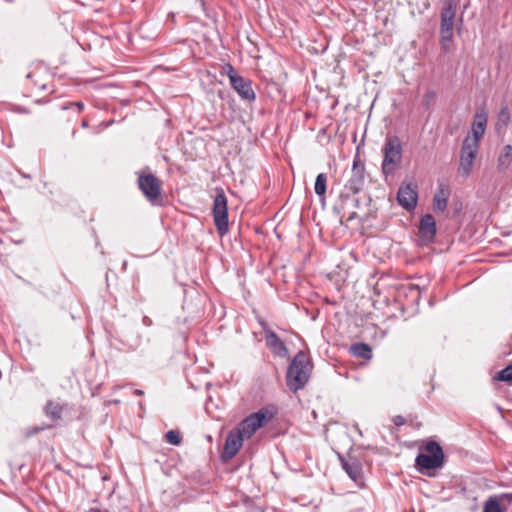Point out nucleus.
<instances>
[{
	"mask_svg": "<svg viewBox=\"0 0 512 512\" xmlns=\"http://www.w3.org/2000/svg\"><path fill=\"white\" fill-rule=\"evenodd\" d=\"M311 370L309 357L303 351H299L287 370L286 384L288 388L294 393L303 389L310 378Z\"/></svg>",
	"mask_w": 512,
	"mask_h": 512,
	"instance_id": "1",
	"label": "nucleus"
},
{
	"mask_svg": "<svg viewBox=\"0 0 512 512\" xmlns=\"http://www.w3.org/2000/svg\"><path fill=\"white\" fill-rule=\"evenodd\" d=\"M382 173L385 177L393 176L402 163L403 148L397 136H388L382 147Z\"/></svg>",
	"mask_w": 512,
	"mask_h": 512,
	"instance_id": "2",
	"label": "nucleus"
},
{
	"mask_svg": "<svg viewBox=\"0 0 512 512\" xmlns=\"http://www.w3.org/2000/svg\"><path fill=\"white\" fill-rule=\"evenodd\" d=\"M424 453H419L415 459L418 470H431L441 468L444 464V453L439 443L429 441L424 446Z\"/></svg>",
	"mask_w": 512,
	"mask_h": 512,
	"instance_id": "3",
	"label": "nucleus"
},
{
	"mask_svg": "<svg viewBox=\"0 0 512 512\" xmlns=\"http://www.w3.org/2000/svg\"><path fill=\"white\" fill-rule=\"evenodd\" d=\"M213 220L218 234L222 237L229 231L227 198L223 190H218L213 201Z\"/></svg>",
	"mask_w": 512,
	"mask_h": 512,
	"instance_id": "4",
	"label": "nucleus"
},
{
	"mask_svg": "<svg viewBox=\"0 0 512 512\" xmlns=\"http://www.w3.org/2000/svg\"><path fill=\"white\" fill-rule=\"evenodd\" d=\"M138 187L151 204H159L161 198V185L155 175L151 173L139 174Z\"/></svg>",
	"mask_w": 512,
	"mask_h": 512,
	"instance_id": "5",
	"label": "nucleus"
},
{
	"mask_svg": "<svg viewBox=\"0 0 512 512\" xmlns=\"http://www.w3.org/2000/svg\"><path fill=\"white\" fill-rule=\"evenodd\" d=\"M271 418L272 415L270 413L260 410L246 417L236 427V429L244 436L245 439H248Z\"/></svg>",
	"mask_w": 512,
	"mask_h": 512,
	"instance_id": "6",
	"label": "nucleus"
},
{
	"mask_svg": "<svg viewBox=\"0 0 512 512\" xmlns=\"http://www.w3.org/2000/svg\"><path fill=\"white\" fill-rule=\"evenodd\" d=\"M479 145L470 143V140H463L460 151V162L458 171L462 176L467 177L473 169L474 161L478 155Z\"/></svg>",
	"mask_w": 512,
	"mask_h": 512,
	"instance_id": "7",
	"label": "nucleus"
},
{
	"mask_svg": "<svg viewBox=\"0 0 512 512\" xmlns=\"http://www.w3.org/2000/svg\"><path fill=\"white\" fill-rule=\"evenodd\" d=\"M456 5L453 0H445L441 9L440 35L443 40L453 39Z\"/></svg>",
	"mask_w": 512,
	"mask_h": 512,
	"instance_id": "8",
	"label": "nucleus"
},
{
	"mask_svg": "<svg viewBox=\"0 0 512 512\" xmlns=\"http://www.w3.org/2000/svg\"><path fill=\"white\" fill-rule=\"evenodd\" d=\"M244 439V436L236 428L232 429L226 437L221 459L224 462L231 460L241 449Z\"/></svg>",
	"mask_w": 512,
	"mask_h": 512,
	"instance_id": "9",
	"label": "nucleus"
},
{
	"mask_svg": "<svg viewBox=\"0 0 512 512\" xmlns=\"http://www.w3.org/2000/svg\"><path fill=\"white\" fill-rule=\"evenodd\" d=\"M418 200L417 186L411 183H402L397 193V201L407 211L415 209Z\"/></svg>",
	"mask_w": 512,
	"mask_h": 512,
	"instance_id": "10",
	"label": "nucleus"
},
{
	"mask_svg": "<svg viewBox=\"0 0 512 512\" xmlns=\"http://www.w3.org/2000/svg\"><path fill=\"white\" fill-rule=\"evenodd\" d=\"M352 175L346 184V188L352 193L360 192L365 183V168L358 157L353 160Z\"/></svg>",
	"mask_w": 512,
	"mask_h": 512,
	"instance_id": "11",
	"label": "nucleus"
},
{
	"mask_svg": "<svg viewBox=\"0 0 512 512\" xmlns=\"http://www.w3.org/2000/svg\"><path fill=\"white\" fill-rule=\"evenodd\" d=\"M231 87L238 93L241 99L246 101L255 100V92L252 88V82L242 76L232 79Z\"/></svg>",
	"mask_w": 512,
	"mask_h": 512,
	"instance_id": "12",
	"label": "nucleus"
},
{
	"mask_svg": "<svg viewBox=\"0 0 512 512\" xmlns=\"http://www.w3.org/2000/svg\"><path fill=\"white\" fill-rule=\"evenodd\" d=\"M342 467L348 476L357 484L362 483L363 475H362V466L360 462L354 458L349 456L348 458H340Z\"/></svg>",
	"mask_w": 512,
	"mask_h": 512,
	"instance_id": "13",
	"label": "nucleus"
},
{
	"mask_svg": "<svg viewBox=\"0 0 512 512\" xmlns=\"http://www.w3.org/2000/svg\"><path fill=\"white\" fill-rule=\"evenodd\" d=\"M487 124V116L484 113H477L472 123V135H468L464 140H470V143L479 145L481 138L483 137Z\"/></svg>",
	"mask_w": 512,
	"mask_h": 512,
	"instance_id": "14",
	"label": "nucleus"
},
{
	"mask_svg": "<svg viewBox=\"0 0 512 512\" xmlns=\"http://www.w3.org/2000/svg\"><path fill=\"white\" fill-rule=\"evenodd\" d=\"M265 340L267 346L271 351L280 357H286L288 355V349L284 342L277 336V334L269 329L264 328Z\"/></svg>",
	"mask_w": 512,
	"mask_h": 512,
	"instance_id": "15",
	"label": "nucleus"
},
{
	"mask_svg": "<svg viewBox=\"0 0 512 512\" xmlns=\"http://www.w3.org/2000/svg\"><path fill=\"white\" fill-rule=\"evenodd\" d=\"M419 233L424 240L432 241L436 234V222L431 214L424 215L419 224Z\"/></svg>",
	"mask_w": 512,
	"mask_h": 512,
	"instance_id": "16",
	"label": "nucleus"
},
{
	"mask_svg": "<svg viewBox=\"0 0 512 512\" xmlns=\"http://www.w3.org/2000/svg\"><path fill=\"white\" fill-rule=\"evenodd\" d=\"M449 188L443 184H439L436 193L433 197V210L437 213H442L447 208Z\"/></svg>",
	"mask_w": 512,
	"mask_h": 512,
	"instance_id": "17",
	"label": "nucleus"
},
{
	"mask_svg": "<svg viewBox=\"0 0 512 512\" xmlns=\"http://www.w3.org/2000/svg\"><path fill=\"white\" fill-rule=\"evenodd\" d=\"M512 163V145H505L497 158V170L501 173L506 172Z\"/></svg>",
	"mask_w": 512,
	"mask_h": 512,
	"instance_id": "18",
	"label": "nucleus"
},
{
	"mask_svg": "<svg viewBox=\"0 0 512 512\" xmlns=\"http://www.w3.org/2000/svg\"><path fill=\"white\" fill-rule=\"evenodd\" d=\"M351 351L357 357L362 359H370L372 357V349L366 343H356L351 346Z\"/></svg>",
	"mask_w": 512,
	"mask_h": 512,
	"instance_id": "19",
	"label": "nucleus"
},
{
	"mask_svg": "<svg viewBox=\"0 0 512 512\" xmlns=\"http://www.w3.org/2000/svg\"><path fill=\"white\" fill-rule=\"evenodd\" d=\"M327 190V175L320 173L317 175L314 185V191L319 197H324Z\"/></svg>",
	"mask_w": 512,
	"mask_h": 512,
	"instance_id": "20",
	"label": "nucleus"
},
{
	"mask_svg": "<svg viewBox=\"0 0 512 512\" xmlns=\"http://www.w3.org/2000/svg\"><path fill=\"white\" fill-rule=\"evenodd\" d=\"M46 415L54 420H58L62 415V407L55 402H48L45 407Z\"/></svg>",
	"mask_w": 512,
	"mask_h": 512,
	"instance_id": "21",
	"label": "nucleus"
},
{
	"mask_svg": "<svg viewBox=\"0 0 512 512\" xmlns=\"http://www.w3.org/2000/svg\"><path fill=\"white\" fill-rule=\"evenodd\" d=\"M483 512H502L499 501L496 498H489L485 502Z\"/></svg>",
	"mask_w": 512,
	"mask_h": 512,
	"instance_id": "22",
	"label": "nucleus"
},
{
	"mask_svg": "<svg viewBox=\"0 0 512 512\" xmlns=\"http://www.w3.org/2000/svg\"><path fill=\"white\" fill-rule=\"evenodd\" d=\"M498 125L506 127L510 122V112L507 106L501 108L498 114Z\"/></svg>",
	"mask_w": 512,
	"mask_h": 512,
	"instance_id": "23",
	"label": "nucleus"
},
{
	"mask_svg": "<svg viewBox=\"0 0 512 512\" xmlns=\"http://www.w3.org/2000/svg\"><path fill=\"white\" fill-rule=\"evenodd\" d=\"M165 439L172 445H179L181 442V436L178 431L170 430L166 433Z\"/></svg>",
	"mask_w": 512,
	"mask_h": 512,
	"instance_id": "24",
	"label": "nucleus"
},
{
	"mask_svg": "<svg viewBox=\"0 0 512 512\" xmlns=\"http://www.w3.org/2000/svg\"><path fill=\"white\" fill-rule=\"evenodd\" d=\"M498 380L500 381H511L512 380V365H508L498 373Z\"/></svg>",
	"mask_w": 512,
	"mask_h": 512,
	"instance_id": "25",
	"label": "nucleus"
},
{
	"mask_svg": "<svg viewBox=\"0 0 512 512\" xmlns=\"http://www.w3.org/2000/svg\"><path fill=\"white\" fill-rule=\"evenodd\" d=\"M223 73L228 76L230 84L232 83V79L240 77V75L236 73L234 67L231 64H225L223 66Z\"/></svg>",
	"mask_w": 512,
	"mask_h": 512,
	"instance_id": "26",
	"label": "nucleus"
},
{
	"mask_svg": "<svg viewBox=\"0 0 512 512\" xmlns=\"http://www.w3.org/2000/svg\"><path fill=\"white\" fill-rule=\"evenodd\" d=\"M452 40H443L441 38V44H442V49L445 51V52H448L450 50V43H451Z\"/></svg>",
	"mask_w": 512,
	"mask_h": 512,
	"instance_id": "27",
	"label": "nucleus"
},
{
	"mask_svg": "<svg viewBox=\"0 0 512 512\" xmlns=\"http://www.w3.org/2000/svg\"><path fill=\"white\" fill-rule=\"evenodd\" d=\"M44 429V427H33L27 432V436H32L40 431H43Z\"/></svg>",
	"mask_w": 512,
	"mask_h": 512,
	"instance_id": "28",
	"label": "nucleus"
},
{
	"mask_svg": "<svg viewBox=\"0 0 512 512\" xmlns=\"http://www.w3.org/2000/svg\"><path fill=\"white\" fill-rule=\"evenodd\" d=\"M70 106L77 107L79 112L84 109V103L83 102H72V103H70Z\"/></svg>",
	"mask_w": 512,
	"mask_h": 512,
	"instance_id": "29",
	"label": "nucleus"
},
{
	"mask_svg": "<svg viewBox=\"0 0 512 512\" xmlns=\"http://www.w3.org/2000/svg\"><path fill=\"white\" fill-rule=\"evenodd\" d=\"M142 321L145 326H150L152 324L151 319L148 318L147 316H144Z\"/></svg>",
	"mask_w": 512,
	"mask_h": 512,
	"instance_id": "30",
	"label": "nucleus"
},
{
	"mask_svg": "<svg viewBox=\"0 0 512 512\" xmlns=\"http://www.w3.org/2000/svg\"><path fill=\"white\" fill-rule=\"evenodd\" d=\"M86 512H106V511H103L99 508H90Z\"/></svg>",
	"mask_w": 512,
	"mask_h": 512,
	"instance_id": "31",
	"label": "nucleus"
},
{
	"mask_svg": "<svg viewBox=\"0 0 512 512\" xmlns=\"http://www.w3.org/2000/svg\"><path fill=\"white\" fill-rule=\"evenodd\" d=\"M81 126H82L83 128H87V127H88V122H87V120H83V121H82V123H81Z\"/></svg>",
	"mask_w": 512,
	"mask_h": 512,
	"instance_id": "32",
	"label": "nucleus"
},
{
	"mask_svg": "<svg viewBox=\"0 0 512 512\" xmlns=\"http://www.w3.org/2000/svg\"><path fill=\"white\" fill-rule=\"evenodd\" d=\"M135 394L140 396V395H143V391L142 390H135Z\"/></svg>",
	"mask_w": 512,
	"mask_h": 512,
	"instance_id": "33",
	"label": "nucleus"
},
{
	"mask_svg": "<svg viewBox=\"0 0 512 512\" xmlns=\"http://www.w3.org/2000/svg\"><path fill=\"white\" fill-rule=\"evenodd\" d=\"M397 425H400L403 423V420L399 417L398 421L395 422Z\"/></svg>",
	"mask_w": 512,
	"mask_h": 512,
	"instance_id": "34",
	"label": "nucleus"
},
{
	"mask_svg": "<svg viewBox=\"0 0 512 512\" xmlns=\"http://www.w3.org/2000/svg\"><path fill=\"white\" fill-rule=\"evenodd\" d=\"M354 215H355V213H353L352 215H350L348 219H349V220H352V219L354 218Z\"/></svg>",
	"mask_w": 512,
	"mask_h": 512,
	"instance_id": "35",
	"label": "nucleus"
},
{
	"mask_svg": "<svg viewBox=\"0 0 512 512\" xmlns=\"http://www.w3.org/2000/svg\"><path fill=\"white\" fill-rule=\"evenodd\" d=\"M23 177H24V178H30V176H29V175H27V174H23Z\"/></svg>",
	"mask_w": 512,
	"mask_h": 512,
	"instance_id": "36",
	"label": "nucleus"
}]
</instances>
